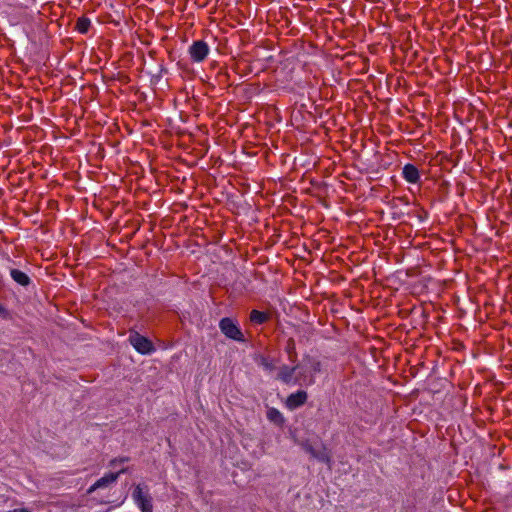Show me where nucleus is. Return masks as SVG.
Listing matches in <instances>:
<instances>
[{
	"label": "nucleus",
	"mask_w": 512,
	"mask_h": 512,
	"mask_svg": "<svg viewBox=\"0 0 512 512\" xmlns=\"http://www.w3.org/2000/svg\"><path fill=\"white\" fill-rule=\"evenodd\" d=\"M219 329L228 339L237 342L246 341L245 336L238 326L237 321L230 317H224L219 321Z\"/></svg>",
	"instance_id": "1"
},
{
	"label": "nucleus",
	"mask_w": 512,
	"mask_h": 512,
	"mask_svg": "<svg viewBox=\"0 0 512 512\" xmlns=\"http://www.w3.org/2000/svg\"><path fill=\"white\" fill-rule=\"evenodd\" d=\"M4 13L5 19L3 22L10 26L26 24L30 20L26 10L19 6L10 5Z\"/></svg>",
	"instance_id": "2"
},
{
	"label": "nucleus",
	"mask_w": 512,
	"mask_h": 512,
	"mask_svg": "<svg viewBox=\"0 0 512 512\" xmlns=\"http://www.w3.org/2000/svg\"><path fill=\"white\" fill-rule=\"evenodd\" d=\"M129 342L134 349L141 354H150L155 351L153 342L137 331L130 332Z\"/></svg>",
	"instance_id": "3"
},
{
	"label": "nucleus",
	"mask_w": 512,
	"mask_h": 512,
	"mask_svg": "<svg viewBox=\"0 0 512 512\" xmlns=\"http://www.w3.org/2000/svg\"><path fill=\"white\" fill-rule=\"evenodd\" d=\"M128 471V468L124 467L122 469H120L118 472H110V473H107L105 474L103 477H101L100 479H98L89 489H88V493H92L94 492L95 490L99 489V488H103V487H106L110 484H113L117 481L118 477L121 475V474H124Z\"/></svg>",
	"instance_id": "4"
},
{
	"label": "nucleus",
	"mask_w": 512,
	"mask_h": 512,
	"mask_svg": "<svg viewBox=\"0 0 512 512\" xmlns=\"http://www.w3.org/2000/svg\"><path fill=\"white\" fill-rule=\"evenodd\" d=\"M299 370V364L295 363L293 366L283 364L278 368L276 379L283 384H294V375Z\"/></svg>",
	"instance_id": "5"
},
{
	"label": "nucleus",
	"mask_w": 512,
	"mask_h": 512,
	"mask_svg": "<svg viewBox=\"0 0 512 512\" xmlns=\"http://www.w3.org/2000/svg\"><path fill=\"white\" fill-rule=\"evenodd\" d=\"M209 47L203 40L194 41L189 48V54L193 61L202 62L208 55Z\"/></svg>",
	"instance_id": "6"
},
{
	"label": "nucleus",
	"mask_w": 512,
	"mask_h": 512,
	"mask_svg": "<svg viewBox=\"0 0 512 512\" xmlns=\"http://www.w3.org/2000/svg\"><path fill=\"white\" fill-rule=\"evenodd\" d=\"M315 383V377L308 367L300 366L294 375V384L299 386H312Z\"/></svg>",
	"instance_id": "7"
},
{
	"label": "nucleus",
	"mask_w": 512,
	"mask_h": 512,
	"mask_svg": "<svg viewBox=\"0 0 512 512\" xmlns=\"http://www.w3.org/2000/svg\"><path fill=\"white\" fill-rule=\"evenodd\" d=\"M308 399V394L304 390H298L295 393L290 394L285 401V405L289 410H295L303 406Z\"/></svg>",
	"instance_id": "8"
},
{
	"label": "nucleus",
	"mask_w": 512,
	"mask_h": 512,
	"mask_svg": "<svg viewBox=\"0 0 512 512\" xmlns=\"http://www.w3.org/2000/svg\"><path fill=\"white\" fill-rule=\"evenodd\" d=\"M272 318L270 312L253 309L249 313V321L252 325L258 326L269 322Z\"/></svg>",
	"instance_id": "9"
},
{
	"label": "nucleus",
	"mask_w": 512,
	"mask_h": 512,
	"mask_svg": "<svg viewBox=\"0 0 512 512\" xmlns=\"http://www.w3.org/2000/svg\"><path fill=\"white\" fill-rule=\"evenodd\" d=\"M402 175H403V178L408 183L416 184L420 181L419 170L415 165H413L411 163H407L404 165Z\"/></svg>",
	"instance_id": "10"
},
{
	"label": "nucleus",
	"mask_w": 512,
	"mask_h": 512,
	"mask_svg": "<svg viewBox=\"0 0 512 512\" xmlns=\"http://www.w3.org/2000/svg\"><path fill=\"white\" fill-rule=\"evenodd\" d=\"M10 276L14 282H16L18 285L24 288H27L32 283V280L29 277V275L20 269H10Z\"/></svg>",
	"instance_id": "11"
},
{
	"label": "nucleus",
	"mask_w": 512,
	"mask_h": 512,
	"mask_svg": "<svg viewBox=\"0 0 512 512\" xmlns=\"http://www.w3.org/2000/svg\"><path fill=\"white\" fill-rule=\"evenodd\" d=\"M284 351L287 354L288 360L295 364L298 362V352L296 349V342L293 337H290L286 340Z\"/></svg>",
	"instance_id": "12"
},
{
	"label": "nucleus",
	"mask_w": 512,
	"mask_h": 512,
	"mask_svg": "<svg viewBox=\"0 0 512 512\" xmlns=\"http://www.w3.org/2000/svg\"><path fill=\"white\" fill-rule=\"evenodd\" d=\"M72 23V18L69 15L61 16L56 22H50L47 28L51 31L57 29L67 30Z\"/></svg>",
	"instance_id": "13"
},
{
	"label": "nucleus",
	"mask_w": 512,
	"mask_h": 512,
	"mask_svg": "<svg viewBox=\"0 0 512 512\" xmlns=\"http://www.w3.org/2000/svg\"><path fill=\"white\" fill-rule=\"evenodd\" d=\"M266 416L270 422L274 423L275 425H277L279 427H282L285 423V419H284L282 413L276 408H273V407L268 408Z\"/></svg>",
	"instance_id": "14"
},
{
	"label": "nucleus",
	"mask_w": 512,
	"mask_h": 512,
	"mask_svg": "<svg viewBox=\"0 0 512 512\" xmlns=\"http://www.w3.org/2000/svg\"><path fill=\"white\" fill-rule=\"evenodd\" d=\"M512 40V34H490V42L492 45H508Z\"/></svg>",
	"instance_id": "15"
},
{
	"label": "nucleus",
	"mask_w": 512,
	"mask_h": 512,
	"mask_svg": "<svg viewBox=\"0 0 512 512\" xmlns=\"http://www.w3.org/2000/svg\"><path fill=\"white\" fill-rule=\"evenodd\" d=\"M304 361L309 365L308 368L312 371L313 375L320 373L322 370V363L319 359L312 357L310 355L304 356Z\"/></svg>",
	"instance_id": "16"
},
{
	"label": "nucleus",
	"mask_w": 512,
	"mask_h": 512,
	"mask_svg": "<svg viewBox=\"0 0 512 512\" xmlns=\"http://www.w3.org/2000/svg\"><path fill=\"white\" fill-rule=\"evenodd\" d=\"M313 458H315L318 461L323 462L327 465H330L332 462L331 453L325 445L322 446L321 450L316 451V454L314 455Z\"/></svg>",
	"instance_id": "17"
},
{
	"label": "nucleus",
	"mask_w": 512,
	"mask_h": 512,
	"mask_svg": "<svg viewBox=\"0 0 512 512\" xmlns=\"http://www.w3.org/2000/svg\"><path fill=\"white\" fill-rule=\"evenodd\" d=\"M91 26V20L83 15L76 20L74 30L78 32H87Z\"/></svg>",
	"instance_id": "18"
},
{
	"label": "nucleus",
	"mask_w": 512,
	"mask_h": 512,
	"mask_svg": "<svg viewBox=\"0 0 512 512\" xmlns=\"http://www.w3.org/2000/svg\"><path fill=\"white\" fill-rule=\"evenodd\" d=\"M259 365H261L265 370L273 371L276 369V365L265 356H260L258 360Z\"/></svg>",
	"instance_id": "19"
},
{
	"label": "nucleus",
	"mask_w": 512,
	"mask_h": 512,
	"mask_svg": "<svg viewBox=\"0 0 512 512\" xmlns=\"http://www.w3.org/2000/svg\"><path fill=\"white\" fill-rule=\"evenodd\" d=\"M141 509L142 512H152L153 511V505L151 503L150 496L146 499L140 501L137 503Z\"/></svg>",
	"instance_id": "20"
},
{
	"label": "nucleus",
	"mask_w": 512,
	"mask_h": 512,
	"mask_svg": "<svg viewBox=\"0 0 512 512\" xmlns=\"http://www.w3.org/2000/svg\"><path fill=\"white\" fill-rule=\"evenodd\" d=\"M147 497H149L148 495H145L142 491V488L140 487V485H137L133 491V498L134 500L136 501V503L146 499Z\"/></svg>",
	"instance_id": "21"
},
{
	"label": "nucleus",
	"mask_w": 512,
	"mask_h": 512,
	"mask_svg": "<svg viewBox=\"0 0 512 512\" xmlns=\"http://www.w3.org/2000/svg\"><path fill=\"white\" fill-rule=\"evenodd\" d=\"M128 461H130V457H128V456L115 457L109 461V466L115 467L117 464H122V463H125Z\"/></svg>",
	"instance_id": "22"
},
{
	"label": "nucleus",
	"mask_w": 512,
	"mask_h": 512,
	"mask_svg": "<svg viewBox=\"0 0 512 512\" xmlns=\"http://www.w3.org/2000/svg\"><path fill=\"white\" fill-rule=\"evenodd\" d=\"M303 450L310 454L311 457H314V455L316 454V449L313 447V445L309 442V441H305L301 444Z\"/></svg>",
	"instance_id": "23"
},
{
	"label": "nucleus",
	"mask_w": 512,
	"mask_h": 512,
	"mask_svg": "<svg viewBox=\"0 0 512 512\" xmlns=\"http://www.w3.org/2000/svg\"><path fill=\"white\" fill-rule=\"evenodd\" d=\"M99 20L103 23H108L110 22V15H105V16H101L99 18ZM111 23H114L115 25H117L118 23L117 22H114V21H111Z\"/></svg>",
	"instance_id": "24"
},
{
	"label": "nucleus",
	"mask_w": 512,
	"mask_h": 512,
	"mask_svg": "<svg viewBox=\"0 0 512 512\" xmlns=\"http://www.w3.org/2000/svg\"><path fill=\"white\" fill-rule=\"evenodd\" d=\"M8 315L7 309L0 303V316L6 318Z\"/></svg>",
	"instance_id": "25"
},
{
	"label": "nucleus",
	"mask_w": 512,
	"mask_h": 512,
	"mask_svg": "<svg viewBox=\"0 0 512 512\" xmlns=\"http://www.w3.org/2000/svg\"><path fill=\"white\" fill-rule=\"evenodd\" d=\"M138 35V38L141 40V41H145L143 38L148 36L149 34H137Z\"/></svg>",
	"instance_id": "26"
},
{
	"label": "nucleus",
	"mask_w": 512,
	"mask_h": 512,
	"mask_svg": "<svg viewBox=\"0 0 512 512\" xmlns=\"http://www.w3.org/2000/svg\"><path fill=\"white\" fill-rule=\"evenodd\" d=\"M483 35H484V39H485V41H488V39H487V33H484Z\"/></svg>",
	"instance_id": "27"
}]
</instances>
